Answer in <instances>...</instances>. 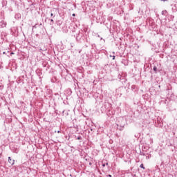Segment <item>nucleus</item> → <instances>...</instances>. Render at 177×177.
Instances as JSON below:
<instances>
[{"instance_id": "6e6552de", "label": "nucleus", "mask_w": 177, "mask_h": 177, "mask_svg": "<svg viewBox=\"0 0 177 177\" xmlns=\"http://www.w3.org/2000/svg\"><path fill=\"white\" fill-rule=\"evenodd\" d=\"M82 139V137H81V136H79L77 137V140H81Z\"/></svg>"}, {"instance_id": "423d86ee", "label": "nucleus", "mask_w": 177, "mask_h": 177, "mask_svg": "<svg viewBox=\"0 0 177 177\" xmlns=\"http://www.w3.org/2000/svg\"><path fill=\"white\" fill-rule=\"evenodd\" d=\"M168 13V11H167V10H163V11H162V15H163V16H165V15H167Z\"/></svg>"}, {"instance_id": "2eb2a0df", "label": "nucleus", "mask_w": 177, "mask_h": 177, "mask_svg": "<svg viewBox=\"0 0 177 177\" xmlns=\"http://www.w3.org/2000/svg\"><path fill=\"white\" fill-rule=\"evenodd\" d=\"M160 1H162L163 2H167V1L168 0H160Z\"/></svg>"}, {"instance_id": "dca6fc26", "label": "nucleus", "mask_w": 177, "mask_h": 177, "mask_svg": "<svg viewBox=\"0 0 177 177\" xmlns=\"http://www.w3.org/2000/svg\"><path fill=\"white\" fill-rule=\"evenodd\" d=\"M89 165H92V162H89Z\"/></svg>"}, {"instance_id": "f257e3e1", "label": "nucleus", "mask_w": 177, "mask_h": 177, "mask_svg": "<svg viewBox=\"0 0 177 177\" xmlns=\"http://www.w3.org/2000/svg\"><path fill=\"white\" fill-rule=\"evenodd\" d=\"M85 39V36H84V33L79 32L76 36V41L77 42H82Z\"/></svg>"}, {"instance_id": "393cba45", "label": "nucleus", "mask_w": 177, "mask_h": 177, "mask_svg": "<svg viewBox=\"0 0 177 177\" xmlns=\"http://www.w3.org/2000/svg\"><path fill=\"white\" fill-rule=\"evenodd\" d=\"M115 53V52H113V54L114 55Z\"/></svg>"}, {"instance_id": "f03ea898", "label": "nucleus", "mask_w": 177, "mask_h": 177, "mask_svg": "<svg viewBox=\"0 0 177 177\" xmlns=\"http://www.w3.org/2000/svg\"><path fill=\"white\" fill-rule=\"evenodd\" d=\"M167 97L169 99V100H176V99H177V96L174 95V93H169L167 95Z\"/></svg>"}, {"instance_id": "5701e85b", "label": "nucleus", "mask_w": 177, "mask_h": 177, "mask_svg": "<svg viewBox=\"0 0 177 177\" xmlns=\"http://www.w3.org/2000/svg\"><path fill=\"white\" fill-rule=\"evenodd\" d=\"M57 133H60V131H57Z\"/></svg>"}, {"instance_id": "6ab92c4d", "label": "nucleus", "mask_w": 177, "mask_h": 177, "mask_svg": "<svg viewBox=\"0 0 177 177\" xmlns=\"http://www.w3.org/2000/svg\"><path fill=\"white\" fill-rule=\"evenodd\" d=\"M165 104H167V100L165 101Z\"/></svg>"}, {"instance_id": "f8f14e48", "label": "nucleus", "mask_w": 177, "mask_h": 177, "mask_svg": "<svg viewBox=\"0 0 177 177\" xmlns=\"http://www.w3.org/2000/svg\"><path fill=\"white\" fill-rule=\"evenodd\" d=\"M153 71L157 72V68L156 66L153 67Z\"/></svg>"}, {"instance_id": "b1692460", "label": "nucleus", "mask_w": 177, "mask_h": 177, "mask_svg": "<svg viewBox=\"0 0 177 177\" xmlns=\"http://www.w3.org/2000/svg\"><path fill=\"white\" fill-rule=\"evenodd\" d=\"M50 16H53V13H51V14H50Z\"/></svg>"}, {"instance_id": "20e7f679", "label": "nucleus", "mask_w": 177, "mask_h": 177, "mask_svg": "<svg viewBox=\"0 0 177 177\" xmlns=\"http://www.w3.org/2000/svg\"><path fill=\"white\" fill-rule=\"evenodd\" d=\"M0 27L1 28L6 27V22H5V21H0Z\"/></svg>"}, {"instance_id": "ddd939ff", "label": "nucleus", "mask_w": 177, "mask_h": 177, "mask_svg": "<svg viewBox=\"0 0 177 177\" xmlns=\"http://www.w3.org/2000/svg\"><path fill=\"white\" fill-rule=\"evenodd\" d=\"M110 57H113V60H114L115 59V56H112V55H110Z\"/></svg>"}, {"instance_id": "39448f33", "label": "nucleus", "mask_w": 177, "mask_h": 177, "mask_svg": "<svg viewBox=\"0 0 177 177\" xmlns=\"http://www.w3.org/2000/svg\"><path fill=\"white\" fill-rule=\"evenodd\" d=\"M8 162L10 165H15V160H12V158L8 157Z\"/></svg>"}, {"instance_id": "f3484780", "label": "nucleus", "mask_w": 177, "mask_h": 177, "mask_svg": "<svg viewBox=\"0 0 177 177\" xmlns=\"http://www.w3.org/2000/svg\"><path fill=\"white\" fill-rule=\"evenodd\" d=\"M102 167H106V165L105 164H102Z\"/></svg>"}, {"instance_id": "a211bd4d", "label": "nucleus", "mask_w": 177, "mask_h": 177, "mask_svg": "<svg viewBox=\"0 0 177 177\" xmlns=\"http://www.w3.org/2000/svg\"><path fill=\"white\" fill-rule=\"evenodd\" d=\"M51 23H53V19H50Z\"/></svg>"}, {"instance_id": "a878e982", "label": "nucleus", "mask_w": 177, "mask_h": 177, "mask_svg": "<svg viewBox=\"0 0 177 177\" xmlns=\"http://www.w3.org/2000/svg\"><path fill=\"white\" fill-rule=\"evenodd\" d=\"M86 161H88V159H87V158H86Z\"/></svg>"}, {"instance_id": "4be33fe9", "label": "nucleus", "mask_w": 177, "mask_h": 177, "mask_svg": "<svg viewBox=\"0 0 177 177\" xmlns=\"http://www.w3.org/2000/svg\"><path fill=\"white\" fill-rule=\"evenodd\" d=\"M72 16L75 17V14H73Z\"/></svg>"}, {"instance_id": "0eeeda50", "label": "nucleus", "mask_w": 177, "mask_h": 177, "mask_svg": "<svg viewBox=\"0 0 177 177\" xmlns=\"http://www.w3.org/2000/svg\"><path fill=\"white\" fill-rule=\"evenodd\" d=\"M140 167L142 168V169H145V166L143 165V164H141L140 165Z\"/></svg>"}, {"instance_id": "aec40b11", "label": "nucleus", "mask_w": 177, "mask_h": 177, "mask_svg": "<svg viewBox=\"0 0 177 177\" xmlns=\"http://www.w3.org/2000/svg\"><path fill=\"white\" fill-rule=\"evenodd\" d=\"M10 55H15V53H11Z\"/></svg>"}, {"instance_id": "bb28decb", "label": "nucleus", "mask_w": 177, "mask_h": 177, "mask_svg": "<svg viewBox=\"0 0 177 177\" xmlns=\"http://www.w3.org/2000/svg\"><path fill=\"white\" fill-rule=\"evenodd\" d=\"M5 55V52L3 53Z\"/></svg>"}, {"instance_id": "4468645a", "label": "nucleus", "mask_w": 177, "mask_h": 177, "mask_svg": "<svg viewBox=\"0 0 177 177\" xmlns=\"http://www.w3.org/2000/svg\"><path fill=\"white\" fill-rule=\"evenodd\" d=\"M107 177H111V174H109L108 176H106Z\"/></svg>"}, {"instance_id": "9d476101", "label": "nucleus", "mask_w": 177, "mask_h": 177, "mask_svg": "<svg viewBox=\"0 0 177 177\" xmlns=\"http://www.w3.org/2000/svg\"><path fill=\"white\" fill-rule=\"evenodd\" d=\"M149 140H150L151 145L153 144V138H150Z\"/></svg>"}, {"instance_id": "9b49d317", "label": "nucleus", "mask_w": 177, "mask_h": 177, "mask_svg": "<svg viewBox=\"0 0 177 177\" xmlns=\"http://www.w3.org/2000/svg\"><path fill=\"white\" fill-rule=\"evenodd\" d=\"M122 77V76L121 75H118V78L119 80H121Z\"/></svg>"}, {"instance_id": "7ed1b4c3", "label": "nucleus", "mask_w": 177, "mask_h": 177, "mask_svg": "<svg viewBox=\"0 0 177 177\" xmlns=\"http://www.w3.org/2000/svg\"><path fill=\"white\" fill-rule=\"evenodd\" d=\"M121 121L122 122H123V124H120V128H119L120 131H122L124 129V127H125V120L122 119Z\"/></svg>"}, {"instance_id": "1a4fd4ad", "label": "nucleus", "mask_w": 177, "mask_h": 177, "mask_svg": "<svg viewBox=\"0 0 177 177\" xmlns=\"http://www.w3.org/2000/svg\"><path fill=\"white\" fill-rule=\"evenodd\" d=\"M136 86H135V85H133V86H131V89H136Z\"/></svg>"}, {"instance_id": "412c9836", "label": "nucleus", "mask_w": 177, "mask_h": 177, "mask_svg": "<svg viewBox=\"0 0 177 177\" xmlns=\"http://www.w3.org/2000/svg\"><path fill=\"white\" fill-rule=\"evenodd\" d=\"M109 114L113 115V114H114V113L113 112H111V113H109Z\"/></svg>"}]
</instances>
